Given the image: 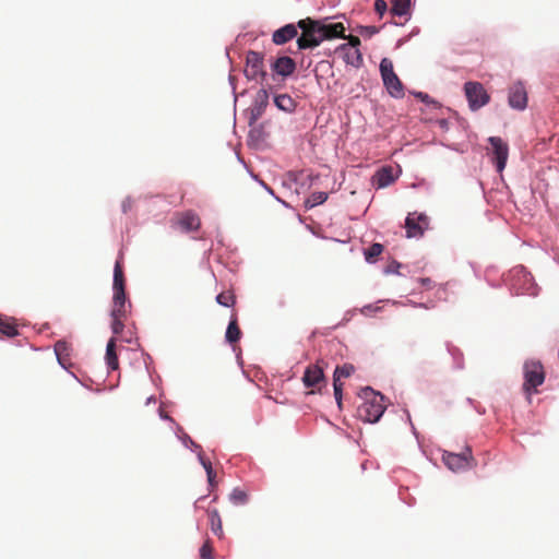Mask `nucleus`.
<instances>
[{
  "label": "nucleus",
  "instance_id": "obj_1",
  "mask_svg": "<svg viewBox=\"0 0 559 559\" xmlns=\"http://www.w3.org/2000/svg\"><path fill=\"white\" fill-rule=\"evenodd\" d=\"M361 397L364 402L357 408L358 417L367 423H377L385 411L384 396L366 386L361 390Z\"/></svg>",
  "mask_w": 559,
  "mask_h": 559
},
{
  "label": "nucleus",
  "instance_id": "obj_2",
  "mask_svg": "<svg viewBox=\"0 0 559 559\" xmlns=\"http://www.w3.org/2000/svg\"><path fill=\"white\" fill-rule=\"evenodd\" d=\"M297 26L301 29V35L297 38L300 50L316 48L323 41L319 20L302 19L298 21Z\"/></svg>",
  "mask_w": 559,
  "mask_h": 559
},
{
  "label": "nucleus",
  "instance_id": "obj_3",
  "mask_svg": "<svg viewBox=\"0 0 559 559\" xmlns=\"http://www.w3.org/2000/svg\"><path fill=\"white\" fill-rule=\"evenodd\" d=\"M131 311V304L128 302L126 295L114 294L110 310L111 331L115 335H120L124 329V322Z\"/></svg>",
  "mask_w": 559,
  "mask_h": 559
},
{
  "label": "nucleus",
  "instance_id": "obj_4",
  "mask_svg": "<svg viewBox=\"0 0 559 559\" xmlns=\"http://www.w3.org/2000/svg\"><path fill=\"white\" fill-rule=\"evenodd\" d=\"M523 391L530 396L537 393V388L545 381L544 366L539 360H527L523 366Z\"/></svg>",
  "mask_w": 559,
  "mask_h": 559
},
{
  "label": "nucleus",
  "instance_id": "obj_5",
  "mask_svg": "<svg viewBox=\"0 0 559 559\" xmlns=\"http://www.w3.org/2000/svg\"><path fill=\"white\" fill-rule=\"evenodd\" d=\"M379 70L388 93L392 97L402 98L404 96V87L400 78L394 72L393 62L389 58H383Z\"/></svg>",
  "mask_w": 559,
  "mask_h": 559
},
{
  "label": "nucleus",
  "instance_id": "obj_6",
  "mask_svg": "<svg viewBox=\"0 0 559 559\" xmlns=\"http://www.w3.org/2000/svg\"><path fill=\"white\" fill-rule=\"evenodd\" d=\"M442 460L453 472L464 471L475 465L472 449L468 445H466L460 453L444 451Z\"/></svg>",
  "mask_w": 559,
  "mask_h": 559
},
{
  "label": "nucleus",
  "instance_id": "obj_7",
  "mask_svg": "<svg viewBox=\"0 0 559 559\" xmlns=\"http://www.w3.org/2000/svg\"><path fill=\"white\" fill-rule=\"evenodd\" d=\"M464 92L472 110H478L490 100L489 94L479 82H466L464 84Z\"/></svg>",
  "mask_w": 559,
  "mask_h": 559
},
{
  "label": "nucleus",
  "instance_id": "obj_8",
  "mask_svg": "<svg viewBox=\"0 0 559 559\" xmlns=\"http://www.w3.org/2000/svg\"><path fill=\"white\" fill-rule=\"evenodd\" d=\"M264 57L261 52L249 50L246 56L245 74L249 80L264 79Z\"/></svg>",
  "mask_w": 559,
  "mask_h": 559
},
{
  "label": "nucleus",
  "instance_id": "obj_9",
  "mask_svg": "<svg viewBox=\"0 0 559 559\" xmlns=\"http://www.w3.org/2000/svg\"><path fill=\"white\" fill-rule=\"evenodd\" d=\"M429 226V218L425 214L409 213L405 221L406 236L408 238L421 237Z\"/></svg>",
  "mask_w": 559,
  "mask_h": 559
},
{
  "label": "nucleus",
  "instance_id": "obj_10",
  "mask_svg": "<svg viewBox=\"0 0 559 559\" xmlns=\"http://www.w3.org/2000/svg\"><path fill=\"white\" fill-rule=\"evenodd\" d=\"M488 141L492 147V162L496 164L497 170L501 173L507 165L509 146L499 136H490Z\"/></svg>",
  "mask_w": 559,
  "mask_h": 559
},
{
  "label": "nucleus",
  "instance_id": "obj_11",
  "mask_svg": "<svg viewBox=\"0 0 559 559\" xmlns=\"http://www.w3.org/2000/svg\"><path fill=\"white\" fill-rule=\"evenodd\" d=\"M302 382L306 388L312 389L310 393L320 391L321 384L325 383L322 367L318 364L308 366L304 372Z\"/></svg>",
  "mask_w": 559,
  "mask_h": 559
},
{
  "label": "nucleus",
  "instance_id": "obj_12",
  "mask_svg": "<svg viewBox=\"0 0 559 559\" xmlns=\"http://www.w3.org/2000/svg\"><path fill=\"white\" fill-rule=\"evenodd\" d=\"M269 104V94L265 90L258 91L251 107L249 108V124H254L264 114Z\"/></svg>",
  "mask_w": 559,
  "mask_h": 559
},
{
  "label": "nucleus",
  "instance_id": "obj_13",
  "mask_svg": "<svg viewBox=\"0 0 559 559\" xmlns=\"http://www.w3.org/2000/svg\"><path fill=\"white\" fill-rule=\"evenodd\" d=\"M509 105L518 110H523L527 105V93L525 86L521 83H514L509 90Z\"/></svg>",
  "mask_w": 559,
  "mask_h": 559
},
{
  "label": "nucleus",
  "instance_id": "obj_14",
  "mask_svg": "<svg viewBox=\"0 0 559 559\" xmlns=\"http://www.w3.org/2000/svg\"><path fill=\"white\" fill-rule=\"evenodd\" d=\"M298 28L297 24H286L273 33L272 41L275 45H284L297 36Z\"/></svg>",
  "mask_w": 559,
  "mask_h": 559
},
{
  "label": "nucleus",
  "instance_id": "obj_15",
  "mask_svg": "<svg viewBox=\"0 0 559 559\" xmlns=\"http://www.w3.org/2000/svg\"><path fill=\"white\" fill-rule=\"evenodd\" d=\"M272 70L284 78L292 75L296 70V62L287 56L277 58L271 66Z\"/></svg>",
  "mask_w": 559,
  "mask_h": 559
},
{
  "label": "nucleus",
  "instance_id": "obj_16",
  "mask_svg": "<svg viewBox=\"0 0 559 559\" xmlns=\"http://www.w3.org/2000/svg\"><path fill=\"white\" fill-rule=\"evenodd\" d=\"M320 27L323 40H331L334 38H346L345 26L341 22L325 24L322 21H320Z\"/></svg>",
  "mask_w": 559,
  "mask_h": 559
},
{
  "label": "nucleus",
  "instance_id": "obj_17",
  "mask_svg": "<svg viewBox=\"0 0 559 559\" xmlns=\"http://www.w3.org/2000/svg\"><path fill=\"white\" fill-rule=\"evenodd\" d=\"M348 45H340L336 49L337 52L342 53L343 60L355 68H359L362 63V56L359 49H353L347 47Z\"/></svg>",
  "mask_w": 559,
  "mask_h": 559
},
{
  "label": "nucleus",
  "instance_id": "obj_18",
  "mask_svg": "<svg viewBox=\"0 0 559 559\" xmlns=\"http://www.w3.org/2000/svg\"><path fill=\"white\" fill-rule=\"evenodd\" d=\"M178 225L185 231H192L197 230L200 227L201 221L195 213H193L192 211H187L178 216Z\"/></svg>",
  "mask_w": 559,
  "mask_h": 559
},
{
  "label": "nucleus",
  "instance_id": "obj_19",
  "mask_svg": "<svg viewBox=\"0 0 559 559\" xmlns=\"http://www.w3.org/2000/svg\"><path fill=\"white\" fill-rule=\"evenodd\" d=\"M394 180L393 169L390 166L382 167L372 177V183L377 188H385L393 183Z\"/></svg>",
  "mask_w": 559,
  "mask_h": 559
},
{
  "label": "nucleus",
  "instance_id": "obj_20",
  "mask_svg": "<svg viewBox=\"0 0 559 559\" xmlns=\"http://www.w3.org/2000/svg\"><path fill=\"white\" fill-rule=\"evenodd\" d=\"M114 294L126 295V278L123 274L122 263L117 260L114 267Z\"/></svg>",
  "mask_w": 559,
  "mask_h": 559
},
{
  "label": "nucleus",
  "instance_id": "obj_21",
  "mask_svg": "<svg viewBox=\"0 0 559 559\" xmlns=\"http://www.w3.org/2000/svg\"><path fill=\"white\" fill-rule=\"evenodd\" d=\"M207 516L210 521L211 531L214 535L222 538L224 536L222 519L216 509H209Z\"/></svg>",
  "mask_w": 559,
  "mask_h": 559
},
{
  "label": "nucleus",
  "instance_id": "obj_22",
  "mask_svg": "<svg viewBox=\"0 0 559 559\" xmlns=\"http://www.w3.org/2000/svg\"><path fill=\"white\" fill-rule=\"evenodd\" d=\"M106 362L111 370H116L119 367L118 356L116 354V338L111 337L106 346Z\"/></svg>",
  "mask_w": 559,
  "mask_h": 559
},
{
  "label": "nucleus",
  "instance_id": "obj_23",
  "mask_svg": "<svg viewBox=\"0 0 559 559\" xmlns=\"http://www.w3.org/2000/svg\"><path fill=\"white\" fill-rule=\"evenodd\" d=\"M226 341L229 344L237 343L241 337V331L238 326L237 317L233 316L231 320L227 326L226 334H225Z\"/></svg>",
  "mask_w": 559,
  "mask_h": 559
},
{
  "label": "nucleus",
  "instance_id": "obj_24",
  "mask_svg": "<svg viewBox=\"0 0 559 559\" xmlns=\"http://www.w3.org/2000/svg\"><path fill=\"white\" fill-rule=\"evenodd\" d=\"M274 103L280 109L287 112L293 111L296 107L294 99L287 94L277 95Z\"/></svg>",
  "mask_w": 559,
  "mask_h": 559
},
{
  "label": "nucleus",
  "instance_id": "obj_25",
  "mask_svg": "<svg viewBox=\"0 0 559 559\" xmlns=\"http://www.w3.org/2000/svg\"><path fill=\"white\" fill-rule=\"evenodd\" d=\"M0 332L9 337H13L19 333L14 321L3 317H0Z\"/></svg>",
  "mask_w": 559,
  "mask_h": 559
},
{
  "label": "nucleus",
  "instance_id": "obj_26",
  "mask_svg": "<svg viewBox=\"0 0 559 559\" xmlns=\"http://www.w3.org/2000/svg\"><path fill=\"white\" fill-rule=\"evenodd\" d=\"M384 247L381 243H372L369 248L365 249L364 255L368 263H374L379 255L383 252Z\"/></svg>",
  "mask_w": 559,
  "mask_h": 559
},
{
  "label": "nucleus",
  "instance_id": "obj_27",
  "mask_svg": "<svg viewBox=\"0 0 559 559\" xmlns=\"http://www.w3.org/2000/svg\"><path fill=\"white\" fill-rule=\"evenodd\" d=\"M355 371V367L350 364H344L342 366H337L333 373V381L341 382L342 378L350 377Z\"/></svg>",
  "mask_w": 559,
  "mask_h": 559
},
{
  "label": "nucleus",
  "instance_id": "obj_28",
  "mask_svg": "<svg viewBox=\"0 0 559 559\" xmlns=\"http://www.w3.org/2000/svg\"><path fill=\"white\" fill-rule=\"evenodd\" d=\"M70 346L66 341H58L55 344V353L57 358L61 365H64L63 360H66L70 355Z\"/></svg>",
  "mask_w": 559,
  "mask_h": 559
},
{
  "label": "nucleus",
  "instance_id": "obj_29",
  "mask_svg": "<svg viewBox=\"0 0 559 559\" xmlns=\"http://www.w3.org/2000/svg\"><path fill=\"white\" fill-rule=\"evenodd\" d=\"M411 0H393L391 13L392 15L402 16L408 12Z\"/></svg>",
  "mask_w": 559,
  "mask_h": 559
},
{
  "label": "nucleus",
  "instance_id": "obj_30",
  "mask_svg": "<svg viewBox=\"0 0 559 559\" xmlns=\"http://www.w3.org/2000/svg\"><path fill=\"white\" fill-rule=\"evenodd\" d=\"M328 199V193L323 191L312 192L309 198L306 200L307 207H314L324 203Z\"/></svg>",
  "mask_w": 559,
  "mask_h": 559
},
{
  "label": "nucleus",
  "instance_id": "obj_31",
  "mask_svg": "<svg viewBox=\"0 0 559 559\" xmlns=\"http://www.w3.org/2000/svg\"><path fill=\"white\" fill-rule=\"evenodd\" d=\"M229 500L236 506H242L248 502V495L240 488H235L229 495Z\"/></svg>",
  "mask_w": 559,
  "mask_h": 559
},
{
  "label": "nucleus",
  "instance_id": "obj_32",
  "mask_svg": "<svg viewBox=\"0 0 559 559\" xmlns=\"http://www.w3.org/2000/svg\"><path fill=\"white\" fill-rule=\"evenodd\" d=\"M216 301L224 307H231L235 304V295L233 292H223L217 295Z\"/></svg>",
  "mask_w": 559,
  "mask_h": 559
},
{
  "label": "nucleus",
  "instance_id": "obj_33",
  "mask_svg": "<svg viewBox=\"0 0 559 559\" xmlns=\"http://www.w3.org/2000/svg\"><path fill=\"white\" fill-rule=\"evenodd\" d=\"M333 388H334V396H335L337 406L341 409L342 408V396H343V383L333 381Z\"/></svg>",
  "mask_w": 559,
  "mask_h": 559
},
{
  "label": "nucleus",
  "instance_id": "obj_34",
  "mask_svg": "<svg viewBox=\"0 0 559 559\" xmlns=\"http://www.w3.org/2000/svg\"><path fill=\"white\" fill-rule=\"evenodd\" d=\"M213 547L210 540H205L200 549V556L202 559H213L212 558Z\"/></svg>",
  "mask_w": 559,
  "mask_h": 559
},
{
  "label": "nucleus",
  "instance_id": "obj_35",
  "mask_svg": "<svg viewBox=\"0 0 559 559\" xmlns=\"http://www.w3.org/2000/svg\"><path fill=\"white\" fill-rule=\"evenodd\" d=\"M388 10V4L384 0H376L374 2V11L379 14L380 17L383 16V14Z\"/></svg>",
  "mask_w": 559,
  "mask_h": 559
},
{
  "label": "nucleus",
  "instance_id": "obj_36",
  "mask_svg": "<svg viewBox=\"0 0 559 559\" xmlns=\"http://www.w3.org/2000/svg\"><path fill=\"white\" fill-rule=\"evenodd\" d=\"M379 32V28L376 26H360V34L362 36L371 37Z\"/></svg>",
  "mask_w": 559,
  "mask_h": 559
},
{
  "label": "nucleus",
  "instance_id": "obj_37",
  "mask_svg": "<svg viewBox=\"0 0 559 559\" xmlns=\"http://www.w3.org/2000/svg\"><path fill=\"white\" fill-rule=\"evenodd\" d=\"M380 309H381V307H379V306L367 305V306H364L360 311L365 316H371L372 313L379 311Z\"/></svg>",
  "mask_w": 559,
  "mask_h": 559
},
{
  "label": "nucleus",
  "instance_id": "obj_38",
  "mask_svg": "<svg viewBox=\"0 0 559 559\" xmlns=\"http://www.w3.org/2000/svg\"><path fill=\"white\" fill-rule=\"evenodd\" d=\"M345 39H348V43L345 44V45H348L347 47H352L353 49H358V46L360 45L359 37L349 35V36H346Z\"/></svg>",
  "mask_w": 559,
  "mask_h": 559
},
{
  "label": "nucleus",
  "instance_id": "obj_39",
  "mask_svg": "<svg viewBox=\"0 0 559 559\" xmlns=\"http://www.w3.org/2000/svg\"><path fill=\"white\" fill-rule=\"evenodd\" d=\"M199 459L205 472L213 469L212 463L209 460H205L201 454L199 455Z\"/></svg>",
  "mask_w": 559,
  "mask_h": 559
},
{
  "label": "nucleus",
  "instance_id": "obj_40",
  "mask_svg": "<svg viewBox=\"0 0 559 559\" xmlns=\"http://www.w3.org/2000/svg\"><path fill=\"white\" fill-rule=\"evenodd\" d=\"M206 476H207V481H209L210 486L214 487L215 486V476H216L214 469L207 471Z\"/></svg>",
  "mask_w": 559,
  "mask_h": 559
},
{
  "label": "nucleus",
  "instance_id": "obj_41",
  "mask_svg": "<svg viewBox=\"0 0 559 559\" xmlns=\"http://www.w3.org/2000/svg\"><path fill=\"white\" fill-rule=\"evenodd\" d=\"M513 272L514 274H523L524 277H528V274L522 267L515 269Z\"/></svg>",
  "mask_w": 559,
  "mask_h": 559
},
{
  "label": "nucleus",
  "instance_id": "obj_42",
  "mask_svg": "<svg viewBox=\"0 0 559 559\" xmlns=\"http://www.w3.org/2000/svg\"><path fill=\"white\" fill-rule=\"evenodd\" d=\"M417 96L420 97L423 100H425L428 97L426 94L423 93H418Z\"/></svg>",
  "mask_w": 559,
  "mask_h": 559
},
{
  "label": "nucleus",
  "instance_id": "obj_43",
  "mask_svg": "<svg viewBox=\"0 0 559 559\" xmlns=\"http://www.w3.org/2000/svg\"><path fill=\"white\" fill-rule=\"evenodd\" d=\"M430 282H431V281H430V278H424V280H423V284H424V285H427V284H429Z\"/></svg>",
  "mask_w": 559,
  "mask_h": 559
}]
</instances>
